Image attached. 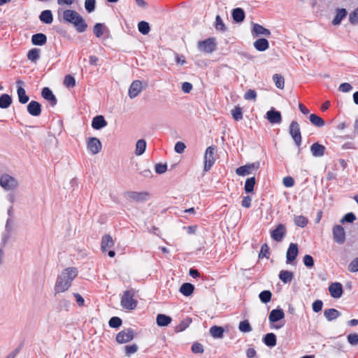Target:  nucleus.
I'll use <instances>...</instances> for the list:
<instances>
[{"mask_svg": "<svg viewBox=\"0 0 358 358\" xmlns=\"http://www.w3.org/2000/svg\"><path fill=\"white\" fill-rule=\"evenodd\" d=\"M77 275L78 271L76 268L69 267L65 268L57 278L55 286V292L59 293L66 291L71 287Z\"/></svg>", "mask_w": 358, "mask_h": 358, "instance_id": "obj_1", "label": "nucleus"}, {"mask_svg": "<svg viewBox=\"0 0 358 358\" xmlns=\"http://www.w3.org/2000/svg\"><path fill=\"white\" fill-rule=\"evenodd\" d=\"M135 290L129 289L124 292L121 298V306L127 310H134L136 308L138 301L134 299Z\"/></svg>", "mask_w": 358, "mask_h": 358, "instance_id": "obj_2", "label": "nucleus"}, {"mask_svg": "<svg viewBox=\"0 0 358 358\" xmlns=\"http://www.w3.org/2000/svg\"><path fill=\"white\" fill-rule=\"evenodd\" d=\"M198 50L206 54H210L217 49V41L215 37L208 38L203 41H199L197 43Z\"/></svg>", "mask_w": 358, "mask_h": 358, "instance_id": "obj_3", "label": "nucleus"}, {"mask_svg": "<svg viewBox=\"0 0 358 358\" xmlns=\"http://www.w3.org/2000/svg\"><path fill=\"white\" fill-rule=\"evenodd\" d=\"M215 151L216 147L215 145H211L207 148L206 150L204 157H203V170L207 172L210 170L213 165L215 162Z\"/></svg>", "mask_w": 358, "mask_h": 358, "instance_id": "obj_4", "label": "nucleus"}, {"mask_svg": "<svg viewBox=\"0 0 358 358\" xmlns=\"http://www.w3.org/2000/svg\"><path fill=\"white\" fill-rule=\"evenodd\" d=\"M0 185L6 190H13L17 188L18 182L17 180L8 174H3L0 176Z\"/></svg>", "mask_w": 358, "mask_h": 358, "instance_id": "obj_5", "label": "nucleus"}, {"mask_svg": "<svg viewBox=\"0 0 358 358\" xmlns=\"http://www.w3.org/2000/svg\"><path fill=\"white\" fill-rule=\"evenodd\" d=\"M289 134L291 135L292 138H293L295 144L297 146H300L301 144L302 138H301L299 124L296 121L293 120L289 125Z\"/></svg>", "mask_w": 358, "mask_h": 358, "instance_id": "obj_6", "label": "nucleus"}, {"mask_svg": "<svg viewBox=\"0 0 358 358\" xmlns=\"http://www.w3.org/2000/svg\"><path fill=\"white\" fill-rule=\"evenodd\" d=\"M134 331L132 329L128 328L120 331L116 336V341L118 343H126L134 338Z\"/></svg>", "mask_w": 358, "mask_h": 358, "instance_id": "obj_7", "label": "nucleus"}, {"mask_svg": "<svg viewBox=\"0 0 358 358\" xmlns=\"http://www.w3.org/2000/svg\"><path fill=\"white\" fill-rule=\"evenodd\" d=\"M287 234L286 227L283 224H278L276 227L271 231V238L276 242H281Z\"/></svg>", "mask_w": 358, "mask_h": 358, "instance_id": "obj_8", "label": "nucleus"}, {"mask_svg": "<svg viewBox=\"0 0 358 358\" xmlns=\"http://www.w3.org/2000/svg\"><path fill=\"white\" fill-rule=\"evenodd\" d=\"M127 199L129 201H134L136 202H144L145 201L148 196L149 194L147 192H134L129 191L126 193Z\"/></svg>", "mask_w": 358, "mask_h": 358, "instance_id": "obj_9", "label": "nucleus"}, {"mask_svg": "<svg viewBox=\"0 0 358 358\" xmlns=\"http://www.w3.org/2000/svg\"><path fill=\"white\" fill-rule=\"evenodd\" d=\"M333 238L336 243L343 244L345 241V232L341 225H335L332 229Z\"/></svg>", "mask_w": 358, "mask_h": 358, "instance_id": "obj_10", "label": "nucleus"}, {"mask_svg": "<svg viewBox=\"0 0 358 358\" xmlns=\"http://www.w3.org/2000/svg\"><path fill=\"white\" fill-rule=\"evenodd\" d=\"M87 146V149L92 155L99 153L102 148L101 141L96 137L90 138Z\"/></svg>", "mask_w": 358, "mask_h": 358, "instance_id": "obj_11", "label": "nucleus"}, {"mask_svg": "<svg viewBox=\"0 0 358 358\" xmlns=\"http://www.w3.org/2000/svg\"><path fill=\"white\" fill-rule=\"evenodd\" d=\"M299 249L296 243H290L286 253V263L291 264L294 262L298 255Z\"/></svg>", "mask_w": 358, "mask_h": 358, "instance_id": "obj_12", "label": "nucleus"}, {"mask_svg": "<svg viewBox=\"0 0 358 358\" xmlns=\"http://www.w3.org/2000/svg\"><path fill=\"white\" fill-rule=\"evenodd\" d=\"M266 118L271 124H280L282 122L281 113L274 108L266 113Z\"/></svg>", "mask_w": 358, "mask_h": 358, "instance_id": "obj_13", "label": "nucleus"}, {"mask_svg": "<svg viewBox=\"0 0 358 358\" xmlns=\"http://www.w3.org/2000/svg\"><path fill=\"white\" fill-rule=\"evenodd\" d=\"M329 292L332 297L340 298L343 294V286L340 282H333L329 287Z\"/></svg>", "mask_w": 358, "mask_h": 358, "instance_id": "obj_14", "label": "nucleus"}, {"mask_svg": "<svg viewBox=\"0 0 358 358\" xmlns=\"http://www.w3.org/2000/svg\"><path fill=\"white\" fill-rule=\"evenodd\" d=\"M27 111L32 116H39L41 113V105L36 101H31L27 106Z\"/></svg>", "mask_w": 358, "mask_h": 358, "instance_id": "obj_15", "label": "nucleus"}, {"mask_svg": "<svg viewBox=\"0 0 358 358\" xmlns=\"http://www.w3.org/2000/svg\"><path fill=\"white\" fill-rule=\"evenodd\" d=\"M310 152L313 157H321L324 155L326 148L319 143H314L310 146Z\"/></svg>", "mask_w": 358, "mask_h": 358, "instance_id": "obj_16", "label": "nucleus"}, {"mask_svg": "<svg viewBox=\"0 0 358 358\" xmlns=\"http://www.w3.org/2000/svg\"><path fill=\"white\" fill-rule=\"evenodd\" d=\"M257 168L258 165H256L255 164H248L237 168L236 170V173L238 176H245L250 174L252 173V169Z\"/></svg>", "mask_w": 358, "mask_h": 358, "instance_id": "obj_17", "label": "nucleus"}, {"mask_svg": "<svg viewBox=\"0 0 358 358\" xmlns=\"http://www.w3.org/2000/svg\"><path fill=\"white\" fill-rule=\"evenodd\" d=\"M80 15L77 11L74 10L66 9L63 11V20L69 23L73 24L75 21Z\"/></svg>", "mask_w": 358, "mask_h": 358, "instance_id": "obj_18", "label": "nucleus"}, {"mask_svg": "<svg viewBox=\"0 0 358 358\" xmlns=\"http://www.w3.org/2000/svg\"><path fill=\"white\" fill-rule=\"evenodd\" d=\"M285 317V313L282 308L273 309L271 311L268 320L271 322H276Z\"/></svg>", "mask_w": 358, "mask_h": 358, "instance_id": "obj_19", "label": "nucleus"}, {"mask_svg": "<svg viewBox=\"0 0 358 358\" xmlns=\"http://www.w3.org/2000/svg\"><path fill=\"white\" fill-rule=\"evenodd\" d=\"M107 125V122L106 121L103 115H96L95 116L92 122V127L93 129L99 130Z\"/></svg>", "mask_w": 358, "mask_h": 358, "instance_id": "obj_20", "label": "nucleus"}, {"mask_svg": "<svg viewBox=\"0 0 358 358\" xmlns=\"http://www.w3.org/2000/svg\"><path fill=\"white\" fill-rule=\"evenodd\" d=\"M114 245V241L113 238L109 234H105L101 238V249L102 252H105L107 249L113 248Z\"/></svg>", "mask_w": 358, "mask_h": 358, "instance_id": "obj_21", "label": "nucleus"}, {"mask_svg": "<svg viewBox=\"0 0 358 358\" xmlns=\"http://www.w3.org/2000/svg\"><path fill=\"white\" fill-rule=\"evenodd\" d=\"M78 15V17H77V20L75 21L73 25L74 26V27L78 33H83L87 29V24L86 23L85 19L80 15Z\"/></svg>", "mask_w": 358, "mask_h": 358, "instance_id": "obj_22", "label": "nucleus"}, {"mask_svg": "<svg viewBox=\"0 0 358 358\" xmlns=\"http://www.w3.org/2000/svg\"><path fill=\"white\" fill-rule=\"evenodd\" d=\"M47 42V36L45 34L37 33L31 36V43L34 45H43Z\"/></svg>", "mask_w": 358, "mask_h": 358, "instance_id": "obj_23", "label": "nucleus"}, {"mask_svg": "<svg viewBox=\"0 0 358 358\" xmlns=\"http://www.w3.org/2000/svg\"><path fill=\"white\" fill-rule=\"evenodd\" d=\"M231 16L235 22L240 23L244 20L245 14L243 8H236L232 10Z\"/></svg>", "mask_w": 358, "mask_h": 358, "instance_id": "obj_24", "label": "nucleus"}, {"mask_svg": "<svg viewBox=\"0 0 358 358\" xmlns=\"http://www.w3.org/2000/svg\"><path fill=\"white\" fill-rule=\"evenodd\" d=\"M341 315V313L335 308H327L324 311V316L329 321L331 322Z\"/></svg>", "mask_w": 358, "mask_h": 358, "instance_id": "obj_25", "label": "nucleus"}, {"mask_svg": "<svg viewBox=\"0 0 358 358\" xmlns=\"http://www.w3.org/2000/svg\"><path fill=\"white\" fill-rule=\"evenodd\" d=\"M347 10L345 8H337L336 14L334 20H332L333 25H338L341 21L347 16Z\"/></svg>", "mask_w": 358, "mask_h": 358, "instance_id": "obj_26", "label": "nucleus"}, {"mask_svg": "<svg viewBox=\"0 0 358 358\" xmlns=\"http://www.w3.org/2000/svg\"><path fill=\"white\" fill-rule=\"evenodd\" d=\"M254 47L257 50L263 52L268 48L269 43L267 39L262 38L254 42Z\"/></svg>", "mask_w": 358, "mask_h": 358, "instance_id": "obj_27", "label": "nucleus"}, {"mask_svg": "<svg viewBox=\"0 0 358 358\" xmlns=\"http://www.w3.org/2000/svg\"><path fill=\"white\" fill-rule=\"evenodd\" d=\"M171 321V317L164 314H158L156 318V322L159 327H167Z\"/></svg>", "mask_w": 358, "mask_h": 358, "instance_id": "obj_28", "label": "nucleus"}, {"mask_svg": "<svg viewBox=\"0 0 358 358\" xmlns=\"http://www.w3.org/2000/svg\"><path fill=\"white\" fill-rule=\"evenodd\" d=\"M252 31L255 34L256 36L264 35L265 36L269 37L271 35V31L269 29L264 28L263 26L259 24H254Z\"/></svg>", "mask_w": 358, "mask_h": 358, "instance_id": "obj_29", "label": "nucleus"}, {"mask_svg": "<svg viewBox=\"0 0 358 358\" xmlns=\"http://www.w3.org/2000/svg\"><path fill=\"white\" fill-rule=\"evenodd\" d=\"M41 22L45 24H51L53 21L52 13L50 10H45L42 11L39 15Z\"/></svg>", "mask_w": 358, "mask_h": 358, "instance_id": "obj_30", "label": "nucleus"}, {"mask_svg": "<svg viewBox=\"0 0 358 358\" xmlns=\"http://www.w3.org/2000/svg\"><path fill=\"white\" fill-rule=\"evenodd\" d=\"M263 342L268 347H274L276 345V336L273 333H268L263 338Z\"/></svg>", "mask_w": 358, "mask_h": 358, "instance_id": "obj_31", "label": "nucleus"}, {"mask_svg": "<svg viewBox=\"0 0 358 358\" xmlns=\"http://www.w3.org/2000/svg\"><path fill=\"white\" fill-rule=\"evenodd\" d=\"M194 289V286L189 282L183 283L180 287V292L185 296H190Z\"/></svg>", "mask_w": 358, "mask_h": 358, "instance_id": "obj_32", "label": "nucleus"}, {"mask_svg": "<svg viewBox=\"0 0 358 358\" xmlns=\"http://www.w3.org/2000/svg\"><path fill=\"white\" fill-rule=\"evenodd\" d=\"M41 94L43 98L48 101L52 106L57 104V101L52 91H41Z\"/></svg>", "mask_w": 358, "mask_h": 358, "instance_id": "obj_33", "label": "nucleus"}, {"mask_svg": "<svg viewBox=\"0 0 358 358\" xmlns=\"http://www.w3.org/2000/svg\"><path fill=\"white\" fill-rule=\"evenodd\" d=\"M210 335L215 338H222L224 336V329L222 327L219 326H213L210 327Z\"/></svg>", "mask_w": 358, "mask_h": 358, "instance_id": "obj_34", "label": "nucleus"}, {"mask_svg": "<svg viewBox=\"0 0 358 358\" xmlns=\"http://www.w3.org/2000/svg\"><path fill=\"white\" fill-rule=\"evenodd\" d=\"M294 278V274L292 271L282 270L279 273V278L284 283L290 282Z\"/></svg>", "mask_w": 358, "mask_h": 358, "instance_id": "obj_35", "label": "nucleus"}, {"mask_svg": "<svg viewBox=\"0 0 358 358\" xmlns=\"http://www.w3.org/2000/svg\"><path fill=\"white\" fill-rule=\"evenodd\" d=\"M146 141L144 139H139L136 143L135 154L138 156L143 155L146 149Z\"/></svg>", "mask_w": 358, "mask_h": 358, "instance_id": "obj_36", "label": "nucleus"}, {"mask_svg": "<svg viewBox=\"0 0 358 358\" xmlns=\"http://www.w3.org/2000/svg\"><path fill=\"white\" fill-rule=\"evenodd\" d=\"M12 103V98L7 94H3L0 96V108L3 109L8 108Z\"/></svg>", "mask_w": 358, "mask_h": 358, "instance_id": "obj_37", "label": "nucleus"}, {"mask_svg": "<svg viewBox=\"0 0 358 358\" xmlns=\"http://www.w3.org/2000/svg\"><path fill=\"white\" fill-rule=\"evenodd\" d=\"M104 30H108V29L106 25L102 23H96L93 27L94 34L97 38H101L103 35Z\"/></svg>", "mask_w": 358, "mask_h": 358, "instance_id": "obj_38", "label": "nucleus"}, {"mask_svg": "<svg viewBox=\"0 0 358 358\" xmlns=\"http://www.w3.org/2000/svg\"><path fill=\"white\" fill-rule=\"evenodd\" d=\"M192 318L190 317H186L183 320H182L179 324H178L176 328L175 331L176 332H181L185 331L192 323Z\"/></svg>", "mask_w": 358, "mask_h": 358, "instance_id": "obj_39", "label": "nucleus"}, {"mask_svg": "<svg viewBox=\"0 0 358 358\" xmlns=\"http://www.w3.org/2000/svg\"><path fill=\"white\" fill-rule=\"evenodd\" d=\"M309 120H310V122L313 125H315V127H322L324 126V124H325L324 120L322 117H320V116H318L315 114H311L309 116Z\"/></svg>", "mask_w": 358, "mask_h": 358, "instance_id": "obj_40", "label": "nucleus"}, {"mask_svg": "<svg viewBox=\"0 0 358 358\" xmlns=\"http://www.w3.org/2000/svg\"><path fill=\"white\" fill-rule=\"evenodd\" d=\"M41 50L38 48L31 49L27 54L28 59L31 62H36L40 58Z\"/></svg>", "mask_w": 358, "mask_h": 358, "instance_id": "obj_41", "label": "nucleus"}, {"mask_svg": "<svg viewBox=\"0 0 358 358\" xmlns=\"http://www.w3.org/2000/svg\"><path fill=\"white\" fill-rule=\"evenodd\" d=\"M255 182H256V181H255V177H251V178H248L245 181V186H244L245 192L246 193L252 192L254 189Z\"/></svg>", "mask_w": 358, "mask_h": 358, "instance_id": "obj_42", "label": "nucleus"}, {"mask_svg": "<svg viewBox=\"0 0 358 358\" xmlns=\"http://www.w3.org/2000/svg\"><path fill=\"white\" fill-rule=\"evenodd\" d=\"M272 297V293L269 290H264L259 294V298L263 303H268Z\"/></svg>", "mask_w": 358, "mask_h": 358, "instance_id": "obj_43", "label": "nucleus"}, {"mask_svg": "<svg viewBox=\"0 0 358 358\" xmlns=\"http://www.w3.org/2000/svg\"><path fill=\"white\" fill-rule=\"evenodd\" d=\"M233 119L235 121H240L243 119V110L242 108L237 106L231 111Z\"/></svg>", "mask_w": 358, "mask_h": 358, "instance_id": "obj_44", "label": "nucleus"}, {"mask_svg": "<svg viewBox=\"0 0 358 358\" xmlns=\"http://www.w3.org/2000/svg\"><path fill=\"white\" fill-rule=\"evenodd\" d=\"M138 29L140 33L143 35L148 34L150 31V27L148 22L145 21H141L138 24Z\"/></svg>", "mask_w": 358, "mask_h": 358, "instance_id": "obj_45", "label": "nucleus"}, {"mask_svg": "<svg viewBox=\"0 0 358 358\" xmlns=\"http://www.w3.org/2000/svg\"><path fill=\"white\" fill-rule=\"evenodd\" d=\"M294 224L300 227H304L307 225L308 220L303 215H295L294 217Z\"/></svg>", "mask_w": 358, "mask_h": 358, "instance_id": "obj_46", "label": "nucleus"}, {"mask_svg": "<svg viewBox=\"0 0 358 358\" xmlns=\"http://www.w3.org/2000/svg\"><path fill=\"white\" fill-rule=\"evenodd\" d=\"M215 28L217 31L224 32L227 30V27L220 15H217L215 17Z\"/></svg>", "mask_w": 358, "mask_h": 358, "instance_id": "obj_47", "label": "nucleus"}, {"mask_svg": "<svg viewBox=\"0 0 358 358\" xmlns=\"http://www.w3.org/2000/svg\"><path fill=\"white\" fill-rule=\"evenodd\" d=\"M273 80L277 88L282 90L284 88L285 80L284 78L280 74H274Z\"/></svg>", "mask_w": 358, "mask_h": 358, "instance_id": "obj_48", "label": "nucleus"}, {"mask_svg": "<svg viewBox=\"0 0 358 358\" xmlns=\"http://www.w3.org/2000/svg\"><path fill=\"white\" fill-rule=\"evenodd\" d=\"M238 329L243 333L250 332L252 329L248 320H243L239 323Z\"/></svg>", "mask_w": 358, "mask_h": 358, "instance_id": "obj_49", "label": "nucleus"}, {"mask_svg": "<svg viewBox=\"0 0 358 358\" xmlns=\"http://www.w3.org/2000/svg\"><path fill=\"white\" fill-rule=\"evenodd\" d=\"M122 324V320L118 317H112L109 322L108 324L111 328L117 329L119 328Z\"/></svg>", "mask_w": 358, "mask_h": 358, "instance_id": "obj_50", "label": "nucleus"}, {"mask_svg": "<svg viewBox=\"0 0 358 358\" xmlns=\"http://www.w3.org/2000/svg\"><path fill=\"white\" fill-rule=\"evenodd\" d=\"M64 85L67 88L73 87L76 85V80L71 75H66L64 79Z\"/></svg>", "mask_w": 358, "mask_h": 358, "instance_id": "obj_51", "label": "nucleus"}, {"mask_svg": "<svg viewBox=\"0 0 358 358\" xmlns=\"http://www.w3.org/2000/svg\"><path fill=\"white\" fill-rule=\"evenodd\" d=\"M96 8V0H85V8L89 13L94 11Z\"/></svg>", "mask_w": 358, "mask_h": 358, "instance_id": "obj_52", "label": "nucleus"}, {"mask_svg": "<svg viewBox=\"0 0 358 358\" xmlns=\"http://www.w3.org/2000/svg\"><path fill=\"white\" fill-rule=\"evenodd\" d=\"M356 220V216L353 213H348L341 220V223L348 222L352 223Z\"/></svg>", "mask_w": 358, "mask_h": 358, "instance_id": "obj_53", "label": "nucleus"}, {"mask_svg": "<svg viewBox=\"0 0 358 358\" xmlns=\"http://www.w3.org/2000/svg\"><path fill=\"white\" fill-rule=\"evenodd\" d=\"M304 265L308 268H312L314 266V259L310 255H304L303 258Z\"/></svg>", "mask_w": 358, "mask_h": 358, "instance_id": "obj_54", "label": "nucleus"}, {"mask_svg": "<svg viewBox=\"0 0 358 358\" xmlns=\"http://www.w3.org/2000/svg\"><path fill=\"white\" fill-rule=\"evenodd\" d=\"M269 254V247L266 243L262 244L260 252L259 253V258L267 257Z\"/></svg>", "mask_w": 358, "mask_h": 358, "instance_id": "obj_55", "label": "nucleus"}, {"mask_svg": "<svg viewBox=\"0 0 358 358\" xmlns=\"http://www.w3.org/2000/svg\"><path fill=\"white\" fill-rule=\"evenodd\" d=\"M17 94L20 103L24 104L29 101V97L27 95L26 91H17Z\"/></svg>", "mask_w": 358, "mask_h": 358, "instance_id": "obj_56", "label": "nucleus"}, {"mask_svg": "<svg viewBox=\"0 0 358 358\" xmlns=\"http://www.w3.org/2000/svg\"><path fill=\"white\" fill-rule=\"evenodd\" d=\"M349 21L353 25L358 23V8L350 14Z\"/></svg>", "mask_w": 358, "mask_h": 358, "instance_id": "obj_57", "label": "nucleus"}, {"mask_svg": "<svg viewBox=\"0 0 358 358\" xmlns=\"http://www.w3.org/2000/svg\"><path fill=\"white\" fill-rule=\"evenodd\" d=\"M348 343L352 345H358V334H350L347 337Z\"/></svg>", "mask_w": 358, "mask_h": 358, "instance_id": "obj_58", "label": "nucleus"}, {"mask_svg": "<svg viewBox=\"0 0 358 358\" xmlns=\"http://www.w3.org/2000/svg\"><path fill=\"white\" fill-rule=\"evenodd\" d=\"M138 350V346L136 344L125 346V352L127 356L135 353Z\"/></svg>", "mask_w": 358, "mask_h": 358, "instance_id": "obj_59", "label": "nucleus"}, {"mask_svg": "<svg viewBox=\"0 0 358 358\" xmlns=\"http://www.w3.org/2000/svg\"><path fill=\"white\" fill-rule=\"evenodd\" d=\"M323 306V302L320 300L317 299L313 303V310L315 313H319L322 310Z\"/></svg>", "mask_w": 358, "mask_h": 358, "instance_id": "obj_60", "label": "nucleus"}, {"mask_svg": "<svg viewBox=\"0 0 358 358\" xmlns=\"http://www.w3.org/2000/svg\"><path fill=\"white\" fill-rule=\"evenodd\" d=\"M348 270L355 273L358 271V257L353 259L348 266Z\"/></svg>", "mask_w": 358, "mask_h": 358, "instance_id": "obj_61", "label": "nucleus"}, {"mask_svg": "<svg viewBox=\"0 0 358 358\" xmlns=\"http://www.w3.org/2000/svg\"><path fill=\"white\" fill-rule=\"evenodd\" d=\"M155 168L157 173L162 174L166 171L167 165L166 164H157Z\"/></svg>", "mask_w": 358, "mask_h": 358, "instance_id": "obj_62", "label": "nucleus"}, {"mask_svg": "<svg viewBox=\"0 0 358 358\" xmlns=\"http://www.w3.org/2000/svg\"><path fill=\"white\" fill-rule=\"evenodd\" d=\"M186 146L184 143L178 141L176 143L174 150L177 153L182 154L184 152Z\"/></svg>", "mask_w": 358, "mask_h": 358, "instance_id": "obj_63", "label": "nucleus"}, {"mask_svg": "<svg viewBox=\"0 0 358 358\" xmlns=\"http://www.w3.org/2000/svg\"><path fill=\"white\" fill-rule=\"evenodd\" d=\"M192 351L194 353H202L203 352V347L199 343H194L192 345Z\"/></svg>", "mask_w": 358, "mask_h": 358, "instance_id": "obj_64", "label": "nucleus"}]
</instances>
